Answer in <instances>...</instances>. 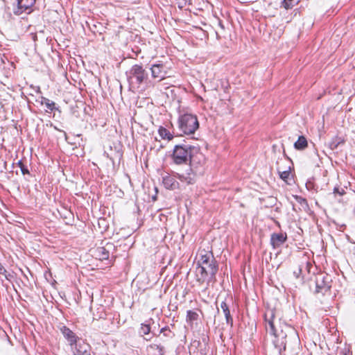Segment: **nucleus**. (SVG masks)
Instances as JSON below:
<instances>
[{
  "label": "nucleus",
  "instance_id": "obj_1",
  "mask_svg": "<svg viewBox=\"0 0 355 355\" xmlns=\"http://www.w3.org/2000/svg\"><path fill=\"white\" fill-rule=\"evenodd\" d=\"M198 149L188 144L176 145L172 155L173 163L177 165L188 164L189 168L181 173H177V177L182 182L193 184L196 181L198 173L196 166V159L198 162L203 158Z\"/></svg>",
  "mask_w": 355,
  "mask_h": 355
},
{
  "label": "nucleus",
  "instance_id": "obj_2",
  "mask_svg": "<svg viewBox=\"0 0 355 355\" xmlns=\"http://www.w3.org/2000/svg\"><path fill=\"white\" fill-rule=\"evenodd\" d=\"M197 264V272L200 275L199 281L210 282L216 280L218 267L211 251L200 250Z\"/></svg>",
  "mask_w": 355,
  "mask_h": 355
},
{
  "label": "nucleus",
  "instance_id": "obj_3",
  "mask_svg": "<svg viewBox=\"0 0 355 355\" xmlns=\"http://www.w3.org/2000/svg\"><path fill=\"white\" fill-rule=\"evenodd\" d=\"M127 78L130 85H136L137 88L147 82L148 73L141 64L133 65L126 73Z\"/></svg>",
  "mask_w": 355,
  "mask_h": 355
},
{
  "label": "nucleus",
  "instance_id": "obj_4",
  "mask_svg": "<svg viewBox=\"0 0 355 355\" xmlns=\"http://www.w3.org/2000/svg\"><path fill=\"white\" fill-rule=\"evenodd\" d=\"M178 127L182 133L184 135L193 134L199 128L197 116L188 113L180 115L178 119Z\"/></svg>",
  "mask_w": 355,
  "mask_h": 355
},
{
  "label": "nucleus",
  "instance_id": "obj_5",
  "mask_svg": "<svg viewBox=\"0 0 355 355\" xmlns=\"http://www.w3.org/2000/svg\"><path fill=\"white\" fill-rule=\"evenodd\" d=\"M36 0H17L16 5L13 8V13L15 15H21L23 13H31Z\"/></svg>",
  "mask_w": 355,
  "mask_h": 355
},
{
  "label": "nucleus",
  "instance_id": "obj_6",
  "mask_svg": "<svg viewBox=\"0 0 355 355\" xmlns=\"http://www.w3.org/2000/svg\"><path fill=\"white\" fill-rule=\"evenodd\" d=\"M91 346L82 339L71 346L73 355H91Z\"/></svg>",
  "mask_w": 355,
  "mask_h": 355
},
{
  "label": "nucleus",
  "instance_id": "obj_7",
  "mask_svg": "<svg viewBox=\"0 0 355 355\" xmlns=\"http://www.w3.org/2000/svg\"><path fill=\"white\" fill-rule=\"evenodd\" d=\"M150 70L151 71V77L154 79H158L159 82L167 76L166 67L161 62L152 64Z\"/></svg>",
  "mask_w": 355,
  "mask_h": 355
},
{
  "label": "nucleus",
  "instance_id": "obj_8",
  "mask_svg": "<svg viewBox=\"0 0 355 355\" xmlns=\"http://www.w3.org/2000/svg\"><path fill=\"white\" fill-rule=\"evenodd\" d=\"M275 311L268 310L265 313L266 329L272 335L277 336V330L275 326Z\"/></svg>",
  "mask_w": 355,
  "mask_h": 355
},
{
  "label": "nucleus",
  "instance_id": "obj_9",
  "mask_svg": "<svg viewBox=\"0 0 355 355\" xmlns=\"http://www.w3.org/2000/svg\"><path fill=\"white\" fill-rule=\"evenodd\" d=\"M178 173H175L173 175H171L168 173L163 175L162 177V184L164 187L169 190H175L179 188L180 184L176 180V178H178L177 175Z\"/></svg>",
  "mask_w": 355,
  "mask_h": 355
},
{
  "label": "nucleus",
  "instance_id": "obj_10",
  "mask_svg": "<svg viewBox=\"0 0 355 355\" xmlns=\"http://www.w3.org/2000/svg\"><path fill=\"white\" fill-rule=\"evenodd\" d=\"M60 331L70 346L73 345L78 340H80L75 333L66 326L60 327Z\"/></svg>",
  "mask_w": 355,
  "mask_h": 355
},
{
  "label": "nucleus",
  "instance_id": "obj_11",
  "mask_svg": "<svg viewBox=\"0 0 355 355\" xmlns=\"http://www.w3.org/2000/svg\"><path fill=\"white\" fill-rule=\"evenodd\" d=\"M286 234L274 233L271 235L270 243L273 248H279L286 241Z\"/></svg>",
  "mask_w": 355,
  "mask_h": 355
},
{
  "label": "nucleus",
  "instance_id": "obj_12",
  "mask_svg": "<svg viewBox=\"0 0 355 355\" xmlns=\"http://www.w3.org/2000/svg\"><path fill=\"white\" fill-rule=\"evenodd\" d=\"M331 285L329 282L325 280V277H322L321 279L318 277L316 279V292L325 294L329 291Z\"/></svg>",
  "mask_w": 355,
  "mask_h": 355
},
{
  "label": "nucleus",
  "instance_id": "obj_13",
  "mask_svg": "<svg viewBox=\"0 0 355 355\" xmlns=\"http://www.w3.org/2000/svg\"><path fill=\"white\" fill-rule=\"evenodd\" d=\"M220 308L224 313V315L225 317L226 323L231 327L233 326V318L230 313V310L229 308V306L225 302H222L220 304Z\"/></svg>",
  "mask_w": 355,
  "mask_h": 355
},
{
  "label": "nucleus",
  "instance_id": "obj_14",
  "mask_svg": "<svg viewBox=\"0 0 355 355\" xmlns=\"http://www.w3.org/2000/svg\"><path fill=\"white\" fill-rule=\"evenodd\" d=\"M37 101L39 102L41 105H45L46 107V112H51L56 109L55 103L44 96H41L39 100H37Z\"/></svg>",
  "mask_w": 355,
  "mask_h": 355
},
{
  "label": "nucleus",
  "instance_id": "obj_15",
  "mask_svg": "<svg viewBox=\"0 0 355 355\" xmlns=\"http://www.w3.org/2000/svg\"><path fill=\"white\" fill-rule=\"evenodd\" d=\"M307 146V140L304 136H300L297 141L294 144L295 148L299 150L305 149Z\"/></svg>",
  "mask_w": 355,
  "mask_h": 355
},
{
  "label": "nucleus",
  "instance_id": "obj_16",
  "mask_svg": "<svg viewBox=\"0 0 355 355\" xmlns=\"http://www.w3.org/2000/svg\"><path fill=\"white\" fill-rule=\"evenodd\" d=\"M291 167L288 166V170L282 171L280 167L277 168V171L279 175V177L282 180H283L284 182H286L287 184H290L289 180H291Z\"/></svg>",
  "mask_w": 355,
  "mask_h": 355
},
{
  "label": "nucleus",
  "instance_id": "obj_17",
  "mask_svg": "<svg viewBox=\"0 0 355 355\" xmlns=\"http://www.w3.org/2000/svg\"><path fill=\"white\" fill-rule=\"evenodd\" d=\"M96 256L101 260H106L109 258V251L104 247L98 248L96 250Z\"/></svg>",
  "mask_w": 355,
  "mask_h": 355
},
{
  "label": "nucleus",
  "instance_id": "obj_18",
  "mask_svg": "<svg viewBox=\"0 0 355 355\" xmlns=\"http://www.w3.org/2000/svg\"><path fill=\"white\" fill-rule=\"evenodd\" d=\"M345 143V139L342 137H335L329 143V147L331 150L336 149L340 145Z\"/></svg>",
  "mask_w": 355,
  "mask_h": 355
},
{
  "label": "nucleus",
  "instance_id": "obj_19",
  "mask_svg": "<svg viewBox=\"0 0 355 355\" xmlns=\"http://www.w3.org/2000/svg\"><path fill=\"white\" fill-rule=\"evenodd\" d=\"M158 133L164 139L171 140L173 137V135L166 128L162 126L159 127Z\"/></svg>",
  "mask_w": 355,
  "mask_h": 355
},
{
  "label": "nucleus",
  "instance_id": "obj_20",
  "mask_svg": "<svg viewBox=\"0 0 355 355\" xmlns=\"http://www.w3.org/2000/svg\"><path fill=\"white\" fill-rule=\"evenodd\" d=\"M198 319V314L196 311L189 310L187 312V321L189 322H193Z\"/></svg>",
  "mask_w": 355,
  "mask_h": 355
},
{
  "label": "nucleus",
  "instance_id": "obj_21",
  "mask_svg": "<svg viewBox=\"0 0 355 355\" xmlns=\"http://www.w3.org/2000/svg\"><path fill=\"white\" fill-rule=\"evenodd\" d=\"M0 274L3 275L5 276V278L8 281H11L12 279L14 277L12 273L8 272L5 268L1 263Z\"/></svg>",
  "mask_w": 355,
  "mask_h": 355
},
{
  "label": "nucleus",
  "instance_id": "obj_22",
  "mask_svg": "<svg viewBox=\"0 0 355 355\" xmlns=\"http://www.w3.org/2000/svg\"><path fill=\"white\" fill-rule=\"evenodd\" d=\"M150 332V324H141L139 333L144 336L148 335Z\"/></svg>",
  "mask_w": 355,
  "mask_h": 355
},
{
  "label": "nucleus",
  "instance_id": "obj_23",
  "mask_svg": "<svg viewBox=\"0 0 355 355\" xmlns=\"http://www.w3.org/2000/svg\"><path fill=\"white\" fill-rule=\"evenodd\" d=\"M17 166L20 168L21 169V173L25 175H30V172H29V170L27 167V166H26L23 162L21 160H19L18 162H17Z\"/></svg>",
  "mask_w": 355,
  "mask_h": 355
},
{
  "label": "nucleus",
  "instance_id": "obj_24",
  "mask_svg": "<svg viewBox=\"0 0 355 355\" xmlns=\"http://www.w3.org/2000/svg\"><path fill=\"white\" fill-rule=\"evenodd\" d=\"M295 3V0H284L282 3V6L286 10L292 8Z\"/></svg>",
  "mask_w": 355,
  "mask_h": 355
},
{
  "label": "nucleus",
  "instance_id": "obj_25",
  "mask_svg": "<svg viewBox=\"0 0 355 355\" xmlns=\"http://www.w3.org/2000/svg\"><path fill=\"white\" fill-rule=\"evenodd\" d=\"M150 347L153 349V350H157L158 351L159 354L160 355H163L164 353V348L162 345H157V344H152L150 345Z\"/></svg>",
  "mask_w": 355,
  "mask_h": 355
},
{
  "label": "nucleus",
  "instance_id": "obj_26",
  "mask_svg": "<svg viewBox=\"0 0 355 355\" xmlns=\"http://www.w3.org/2000/svg\"><path fill=\"white\" fill-rule=\"evenodd\" d=\"M176 4L179 8L182 9L191 4V0H176Z\"/></svg>",
  "mask_w": 355,
  "mask_h": 355
},
{
  "label": "nucleus",
  "instance_id": "obj_27",
  "mask_svg": "<svg viewBox=\"0 0 355 355\" xmlns=\"http://www.w3.org/2000/svg\"><path fill=\"white\" fill-rule=\"evenodd\" d=\"M334 194L338 193L340 196H343L345 193V191L343 189H340L339 188L335 187L334 189Z\"/></svg>",
  "mask_w": 355,
  "mask_h": 355
},
{
  "label": "nucleus",
  "instance_id": "obj_28",
  "mask_svg": "<svg viewBox=\"0 0 355 355\" xmlns=\"http://www.w3.org/2000/svg\"><path fill=\"white\" fill-rule=\"evenodd\" d=\"M295 199H296V200H297V201L298 202H300L301 205H302V204H305V205H306V200L304 198H302V197H300V196H295Z\"/></svg>",
  "mask_w": 355,
  "mask_h": 355
},
{
  "label": "nucleus",
  "instance_id": "obj_29",
  "mask_svg": "<svg viewBox=\"0 0 355 355\" xmlns=\"http://www.w3.org/2000/svg\"><path fill=\"white\" fill-rule=\"evenodd\" d=\"M312 267V264L311 262L309 261H306V266H305V268L306 270H307V272L309 273L310 272V268Z\"/></svg>",
  "mask_w": 355,
  "mask_h": 355
},
{
  "label": "nucleus",
  "instance_id": "obj_30",
  "mask_svg": "<svg viewBox=\"0 0 355 355\" xmlns=\"http://www.w3.org/2000/svg\"><path fill=\"white\" fill-rule=\"evenodd\" d=\"M302 269L300 267L297 271H294V275L296 277H299V275L302 272Z\"/></svg>",
  "mask_w": 355,
  "mask_h": 355
},
{
  "label": "nucleus",
  "instance_id": "obj_31",
  "mask_svg": "<svg viewBox=\"0 0 355 355\" xmlns=\"http://www.w3.org/2000/svg\"><path fill=\"white\" fill-rule=\"evenodd\" d=\"M165 330V328H162L161 332H163Z\"/></svg>",
  "mask_w": 355,
  "mask_h": 355
}]
</instances>
